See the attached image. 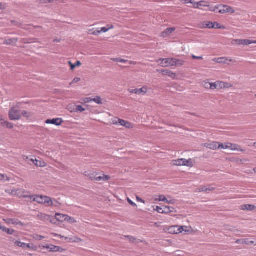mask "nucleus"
<instances>
[{"mask_svg":"<svg viewBox=\"0 0 256 256\" xmlns=\"http://www.w3.org/2000/svg\"><path fill=\"white\" fill-rule=\"evenodd\" d=\"M236 243L245 244L246 243V242L244 240H236Z\"/></svg>","mask_w":256,"mask_h":256,"instance_id":"obj_58","label":"nucleus"},{"mask_svg":"<svg viewBox=\"0 0 256 256\" xmlns=\"http://www.w3.org/2000/svg\"><path fill=\"white\" fill-rule=\"evenodd\" d=\"M154 210L157 212L159 214H165L166 212L164 210V206L163 207H160L158 206H153Z\"/></svg>","mask_w":256,"mask_h":256,"instance_id":"obj_33","label":"nucleus"},{"mask_svg":"<svg viewBox=\"0 0 256 256\" xmlns=\"http://www.w3.org/2000/svg\"><path fill=\"white\" fill-rule=\"evenodd\" d=\"M27 193L24 190L18 189L16 190H13L11 192V194L13 196H16L20 198L24 197L28 198V195L26 194Z\"/></svg>","mask_w":256,"mask_h":256,"instance_id":"obj_10","label":"nucleus"},{"mask_svg":"<svg viewBox=\"0 0 256 256\" xmlns=\"http://www.w3.org/2000/svg\"><path fill=\"white\" fill-rule=\"evenodd\" d=\"M26 248H28L30 249H32V250H36L34 247L32 246L30 244H26Z\"/></svg>","mask_w":256,"mask_h":256,"instance_id":"obj_59","label":"nucleus"},{"mask_svg":"<svg viewBox=\"0 0 256 256\" xmlns=\"http://www.w3.org/2000/svg\"><path fill=\"white\" fill-rule=\"evenodd\" d=\"M127 201L132 206H134V207H137V205L130 198H127Z\"/></svg>","mask_w":256,"mask_h":256,"instance_id":"obj_54","label":"nucleus"},{"mask_svg":"<svg viewBox=\"0 0 256 256\" xmlns=\"http://www.w3.org/2000/svg\"><path fill=\"white\" fill-rule=\"evenodd\" d=\"M20 104L18 103L9 112V118L12 120H19L21 118V113L18 110Z\"/></svg>","mask_w":256,"mask_h":256,"instance_id":"obj_3","label":"nucleus"},{"mask_svg":"<svg viewBox=\"0 0 256 256\" xmlns=\"http://www.w3.org/2000/svg\"><path fill=\"white\" fill-rule=\"evenodd\" d=\"M92 102V98H86L82 99V104H87Z\"/></svg>","mask_w":256,"mask_h":256,"instance_id":"obj_48","label":"nucleus"},{"mask_svg":"<svg viewBox=\"0 0 256 256\" xmlns=\"http://www.w3.org/2000/svg\"><path fill=\"white\" fill-rule=\"evenodd\" d=\"M88 33L89 34L93 36H98L100 34V28H92L89 29L88 30Z\"/></svg>","mask_w":256,"mask_h":256,"instance_id":"obj_28","label":"nucleus"},{"mask_svg":"<svg viewBox=\"0 0 256 256\" xmlns=\"http://www.w3.org/2000/svg\"><path fill=\"white\" fill-rule=\"evenodd\" d=\"M174 66H182L184 64V62L181 60L174 58Z\"/></svg>","mask_w":256,"mask_h":256,"instance_id":"obj_37","label":"nucleus"},{"mask_svg":"<svg viewBox=\"0 0 256 256\" xmlns=\"http://www.w3.org/2000/svg\"><path fill=\"white\" fill-rule=\"evenodd\" d=\"M222 82L220 80L216 81L214 82H211L210 84V90H222Z\"/></svg>","mask_w":256,"mask_h":256,"instance_id":"obj_15","label":"nucleus"},{"mask_svg":"<svg viewBox=\"0 0 256 256\" xmlns=\"http://www.w3.org/2000/svg\"><path fill=\"white\" fill-rule=\"evenodd\" d=\"M0 180L5 182L6 180H8V178L6 176H5L4 174H0Z\"/></svg>","mask_w":256,"mask_h":256,"instance_id":"obj_52","label":"nucleus"},{"mask_svg":"<svg viewBox=\"0 0 256 256\" xmlns=\"http://www.w3.org/2000/svg\"><path fill=\"white\" fill-rule=\"evenodd\" d=\"M204 146L212 150L220 149V143L217 142L206 143L204 144Z\"/></svg>","mask_w":256,"mask_h":256,"instance_id":"obj_12","label":"nucleus"},{"mask_svg":"<svg viewBox=\"0 0 256 256\" xmlns=\"http://www.w3.org/2000/svg\"><path fill=\"white\" fill-rule=\"evenodd\" d=\"M116 119H118V118H114V120L112 121V123L114 124H118V120H116Z\"/></svg>","mask_w":256,"mask_h":256,"instance_id":"obj_62","label":"nucleus"},{"mask_svg":"<svg viewBox=\"0 0 256 256\" xmlns=\"http://www.w3.org/2000/svg\"><path fill=\"white\" fill-rule=\"evenodd\" d=\"M192 58L193 59L202 60V56H192Z\"/></svg>","mask_w":256,"mask_h":256,"instance_id":"obj_63","label":"nucleus"},{"mask_svg":"<svg viewBox=\"0 0 256 256\" xmlns=\"http://www.w3.org/2000/svg\"><path fill=\"white\" fill-rule=\"evenodd\" d=\"M170 164L173 166H186L192 168L194 166V162L190 158L189 160L180 158L172 160Z\"/></svg>","mask_w":256,"mask_h":256,"instance_id":"obj_2","label":"nucleus"},{"mask_svg":"<svg viewBox=\"0 0 256 256\" xmlns=\"http://www.w3.org/2000/svg\"><path fill=\"white\" fill-rule=\"evenodd\" d=\"M112 60L114 62H121V63H126L127 62L126 60L119 58H112Z\"/></svg>","mask_w":256,"mask_h":256,"instance_id":"obj_50","label":"nucleus"},{"mask_svg":"<svg viewBox=\"0 0 256 256\" xmlns=\"http://www.w3.org/2000/svg\"><path fill=\"white\" fill-rule=\"evenodd\" d=\"M23 42L24 43H28V44H30L34 42L33 40H24Z\"/></svg>","mask_w":256,"mask_h":256,"instance_id":"obj_60","label":"nucleus"},{"mask_svg":"<svg viewBox=\"0 0 256 256\" xmlns=\"http://www.w3.org/2000/svg\"><path fill=\"white\" fill-rule=\"evenodd\" d=\"M54 2V0H40V2L43 4L50 3Z\"/></svg>","mask_w":256,"mask_h":256,"instance_id":"obj_56","label":"nucleus"},{"mask_svg":"<svg viewBox=\"0 0 256 256\" xmlns=\"http://www.w3.org/2000/svg\"><path fill=\"white\" fill-rule=\"evenodd\" d=\"M4 222L8 224L22 225V223L18 220L15 219H4Z\"/></svg>","mask_w":256,"mask_h":256,"instance_id":"obj_22","label":"nucleus"},{"mask_svg":"<svg viewBox=\"0 0 256 256\" xmlns=\"http://www.w3.org/2000/svg\"><path fill=\"white\" fill-rule=\"evenodd\" d=\"M220 149H230L232 150H236L238 152H244V150L238 144L227 142L224 144L220 143Z\"/></svg>","mask_w":256,"mask_h":256,"instance_id":"obj_6","label":"nucleus"},{"mask_svg":"<svg viewBox=\"0 0 256 256\" xmlns=\"http://www.w3.org/2000/svg\"><path fill=\"white\" fill-rule=\"evenodd\" d=\"M148 91V88L146 86H143L140 88H135L134 90H129L131 94H145Z\"/></svg>","mask_w":256,"mask_h":256,"instance_id":"obj_11","label":"nucleus"},{"mask_svg":"<svg viewBox=\"0 0 256 256\" xmlns=\"http://www.w3.org/2000/svg\"><path fill=\"white\" fill-rule=\"evenodd\" d=\"M214 190V188H206V186H202L198 188V191L206 192L208 191H212V190Z\"/></svg>","mask_w":256,"mask_h":256,"instance_id":"obj_42","label":"nucleus"},{"mask_svg":"<svg viewBox=\"0 0 256 256\" xmlns=\"http://www.w3.org/2000/svg\"><path fill=\"white\" fill-rule=\"evenodd\" d=\"M212 28L214 29H222V30H225L226 29V27L222 25L217 22H212Z\"/></svg>","mask_w":256,"mask_h":256,"instance_id":"obj_31","label":"nucleus"},{"mask_svg":"<svg viewBox=\"0 0 256 256\" xmlns=\"http://www.w3.org/2000/svg\"><path fill=\"white\" fill-rule=\"evenodd\" d=\"M60 206V204L57 202L56 200H52L50 198V200H48L47 206H52L54 207H58Z\"/></svg>","mask_w":256,"mask_h":256,"instance_id":"obj_30","label":"nucleus"},{"mask_svg":"<svg viewBox=\"0 0 256 256\" xmlns=\"http://www.w3.org/2000/svg\"><path fill=\"white\" fill-rule=\"evenodd\" d=\"M210 84L211 82H209L208 80H206L202 82L203 86L206 89L210 90Z\"/></svg>","mask_w":256,"mask_h":256,"instance_id":"obj_43","label":"nucleus"},{"mask_svg":"<svg viewBox=\"0 0 256 256\" xmlns=\"http://www.w3.org/2000/svg\"><path fill=\"white\" fill-rule=\"evenodd\" d=\"M175 28H168L161 34V36L162 38H166L172 32L175 31Z\"/></svg>","mask_w":256,"mask_h":256,"instance_id":"obj_20","label":"nucleus"},{"mask_svg":"<svg viewBox=\"0 0 256 256\" xmlns=\"http://www.w3.org/2000/svg\"><path fill=\"white\" fill-rule=\"evenodd\" d=\"M66 222H68L70 224L76 223L77 222L74 218L71 217L68 215H67L66 217Z\"/></svg>","mask_w":256,"mask_h":256,"instance_id":"obj_39","label":"nucleus"},{"mask_svg":"<svg viewBox=\"0 0 256 256\" xmlns=\"http://www.w3.org/2000/svg\"><path fill=\"white\" fill-rule=\"evenodd\" d=\"M15 244L19 247H22L23 248H26V244L24 242H22L19 241H16L14 242Z\"/></svg>","mask_w":256,"mask_h":256,"instance_id":"obj_49","label":"nucleus"},{"mask_svg":"<svg viewBox=\"0 0 256 256\" xmlns=\"http://www.w3.org/2000/svg\"><path fill=\"white\" fill-rule=\"evenodd\" d=\"M3 232H6L8 234H12L14 233V230H10V228H6L4 226L2 230Z\"/></svg>","mask_w":256,"mask_h":256,"instance_id":"obj_46","label":"nucleus"},{"mask_svg":"<svg viewBox=\"0 0 256 256\" xmlns=\"http://www.w3.org/2000/svg\"><path fill=\"white\" fill-rule=\"evenodd\" d=\"M18 42L17 38H6L4 41V44H15Z\"/></svg>","mask_w":256,"mask_h":256,"instance_id":"obj_29","label":"nucleus"},{"mask_svg":"<svg viewBox=\"0 0 256 256\" xmlns=\"http://www.w3.org/2000/svg\"><path fill=\"white\" fill-rule=\"evenodd\" d=\"M63 120L62 118H56L54 119H48L46 121L47 124H52L57 126H60L63 123Z\"/></svg>","mask_w":256,"mask_h":256,"instance_id":"obj_13","label":"nucleus"},{"mask_svg":"<svg viewBox=\"0 0 256 256\" xmlns=\"http://www.w3.org/2000/svg\"><path fill=\"white\" fill-rule=\"evenodd\" d=\"M176 200L173 198H172L170 196H168L166 198V200L164 202L168 204H174L176 203Z\"/></svg>","mask_w":256,"mask_h":256,"instance_id":"obj_44","label":"nucleus"},{"mask_svg":"<svg viewBox=\"0 0 256 256\" xmlns=\"http://www.w3.org/2000/svg\"><path fill=\"white\" fill-rule=\"evenodd\" d=\"M164 210L166 212L165 214H169L172 212H176L175 208L169 206H164Z\"/></svg>","mask_w":256,"mask_h":256,"instance_id":"obj_34","label":"nucleus"},{"mask_svg":"<svg viewBox=\"0 0 256 256\" xmlns=\"http://www.w3.org/2000/svg\"><path fill=\"white\" fill-rule=\"evenodd\" d=\"M186 226H179L178 225L172 226H166L164 228V232L171 234H176L182 233V232H187L184 228Z\"/></svg>","mask_w":256,"mask_h":256,"instance_id":"obj_1","label":"nucleus"},{"mask_svg":"<svg viewBox=\"0 0 256 256\" xmlns=\"http://www.w3.org/2000/svg\"><path fill=\"white\" fill-rule=\"evenodd\" d=\"M158 65L162 67L174 66V60L172 58H160L156 61Z\"/></svg>","mask_w":256,"mask_h":256,"instance_id":"obj_8","label":"nucleus"},{"mask_svg":"<svg viewBox=\"0 0 256 256\" xmlns=\"http://www.w3.org/2000/svg\"><path fill=\"white\" fill-rule=\"evenodd\" d=\"M66 216L67 214H64L60 213H56L55 214V218L58 222H66Z\"/></svg>","mask_w":256,"mask_h":256,"instance_id":"obj_23","label":"nucleus"},{"mask_svg":"<svg viewBox=\"0 0 256 256\" xmlns=\"http://www.w3.org/2000/svg\"><path fill=\"white\" fill-rule=\"evenodd\" d=\"M84 110H85V108H84L82 106H76V111L77 112H82Z\"/></svg>","mask_w":256,"mask_h":256,"instance_id":"obj_53","label":"nucleus"},{"mask_svg":"<svg viewBox=\"0 0 256 256\" xmlns=\"http://www.w3.org/2000/svg\"><path fill=\"white\" fill-rule=\"evenodd\" d=\"M32 113L30 112H27L26 110H24L21 113V116H22L27 118H30L32 116Z\"/></svg>","mask_w":256,"mask_h":256,"instance_id":"obj_40","label":"nucleus"},{"mask_svg":"<svg viewBox=\"0 0 256 256\" xmlns=\"http://www.w3.org/2000/svg\"><path fill=\"white\" fill-rule=\"evenodd\" d=\"M52 235L58 236L60 238H64V239L66 240L68 242H71V243H78L80 242H81L82 241V240L80 238L78 237L77 236H72V237H64L62 236V235L58 234L55 233H52Z\"/></svg>","mask_w":256,"mask_h":256,"instance_id":"obj_7","label":"nucleus"},{"mask_svg":"<svg viewBox=\"0 0 256 256\" xmlns=\"http://www.w3.org/2000/svg\"><path fill=\"white\" fill-rule=\"evenodd\" d=\"M212 60L214 62L218 63V64H226V63H228V62H232V60L228 59V58H226V57L216 58Z\"/></svg>","mask_w":256,"mask_h":256,"instance_id":"obj_19","label":"nucleus"},{"mask_svg":"<svg viewBox=\"0 0 256 256\" xmlns=\"http://www.w3.org/2000/svg\"><path fill=\"white\" fill-rule=\"evenodd\" d=\"M84 175L92 180H96V177L98 174L96 172H84Z\"/></svg>","mask_w":256,"mask_h":256,"instance_id":"obj_27","label":"nucleus"},{"mask_svg":"<svg viewBox=\"0 0 256 256\" xmlns=\"http://www.w3.org/2000/svg\"><path fill=\"white\" fill-rule=\"evenodd\" d=\"M92 102H95L97 104H102V100L99 96H96L95 98H92Z\"/></svg>","mask_w":256,"mask_h":256,"instance_id":"obj_45","label":"nucleus"},{"mask_svg":"<svg viewBox=\"0 0 256 256\" xmlns=\"http://www.w3.org/2000/svg\"><path fill=\"white\" fill-rule=\"evenodd\" d=\"M166 200V198L164 196V195H159L156 196L154 200L156 202H165Z\"/></svg>","mask_w":256,"mask_h":256,"instance_id":"obj_38","label":"nucleus"},{"mask_svg":"<svg viewBox=\"0 0 256 256\" xmlns=\"http://www.w3.org/2000/svg\"><path fill=\"white\" fill-rule=\"evenodd\" d=\"M164 75L168 76L173 80L176 78V74L170 70H164L162 71Z\"/></svg>","mask_w":256,"mask_h":256,"instance_id":"obj_24","label":"nucleus"},{"mask_svg":"<svg viewBox=\"0 0 256 256\" xmlns=\"http://www.w3.org/2000/svg\"><path fill=\"white\" fill-rule=\"evenodd\" d=\"M194 8L203 10L202 7L208 8L209 11L214 12L218 8V6H212L210 4V2L204 0H201L196 4H194Z\"/></svg>","mask_w":256,"mask_h":256,"instance_id":"obj_5","label":"nucleus"},{"mask_svg":"<svg viewBox=\"0 0 256 256\" xmlns=\"http://www.w3.org/2000/svg\"><path fill=\"white\" fill-rule=\"evenodd\" d=\"M110 179V177L106 175H103V176H100L96 177V181L100 182L101 180L102 181H108Z\"/></svg>","mask_w":256,"mask_h":256,"instance_id":"obj_32","label":"nucleus"},{"mask_svg":"<svg viewBox=\"0 0 256 256\" xmlns=\"http://www.w3.org/2000/svg\"><path fill=\"white\" fill-rule=\"evenodd\" d=\"M30 160L34 165L38 167L44 168L46 166V164L44 161L40 160L31 159Z\"/></svg>","mask_w":256,"mask_h":256,"instance_id":"obj_18","label":"nucleus"},{"mask_svg":"<svg viewBox=\"0 0 256 256\" xmlns=\"http://www.w3.org/2000/svg\"><path fill=\"white\" fill-rule=\"evenodd\" d=\"M33 238L37 240H40L44 238V236H42L38 234H35L32 236Z\"/></svg>","mask_w":256,"mask_h":256,"instance_id":"obj_51","label":"nucleus"},{"mask_svg":"<svg viewBox=\"0 0 256 256\" xmlns=\"http://www.w3.org/2000/svg\"><path fill=\"white\" fill-rule=\"evenodd\" d=\"M219 7L220 8V9L219 10V12L220 14H234L235 12L234 10L232 7L227 5H221Z\"/></svg>","mask_w":256,"mask_h":256,"instance_id":"obj_9","label":"nucleus"},{"mask_svg":"<svg viewBox=\"0 0 256 256\" xmlns=\"http://www.w3.org/2000/svg\"><path fill=\"white\" fill-rule=\"evenodd\" d=\"M1 125L2 126L8 128H10V129H12L14 127L12 124L8 122H7V121L2 122L1 123Z\"/></svg>","mask_w":256,"mask_h":256,"instance_id":"obj_36","label":"nucleus"},{"mask_svg":"<svg viewBox=\"0 0 256 256\" xmlns=\"http://www.w3.org/2000/svg\"><path fill=\"white\" fill-rule=\"evenodd\" d=\"M43 248L49 250L50 252H60L61 249L60 247L52 244H46L45 246H44Z\"/></svg>","mask_w":256,"mask_h":256,"instance_id":"obj_21","label":"nucleus"},{"mask_svg":"<svg viewBox=\"0 0 256 256\" xmlns=\"http://www.w3.org/2000/svg\"><path fill=\"white\" fill-rule=\"evenodd\" d=\"M251 40H240V39H236L233 40L232 41V43L234 44H238V45H246L248 46L251 44Z\"/></svg>","mask_w":256,"mask_h":256,"instance_id":"obj_14","label":"nucleus"},{"mask_svg":"<svg viewBox=\"0 0 256 256\" xmlns=\"http://www.w3.org/2000/svg\"><path fill=\"white\" fill-rule=\"evenodd\" d=\"M80 79L79 78H75L72 81V83L75 84L79 82L80 81Z\"/></svg>","mask_w":256,"mask_h":256,"instance_id":"obj_57","label":"nucleus"},{"mask_svg":"<svg viewBox=\"0 0 256 256\" xmlns=\"http://www.w3.org/2000/svg\"><path fill=\"white\" fill-rule=\"evenodd\" d=\"M4 8V5L3 4L0 2V10H3Z\"/></svg>","mask_w":256,"mask_h":256,"instance_id":"obj_64","label":"nucleus"},{"mask_svg":"<svg viewBox=\"0 0 256 256\" xmlns=\"http://www.w3.org/2000/svg\"><path fill=\"white\" fill-rule=\"evenodd\" d=\"M114 26L112 24H108L105 27H102V28H100V34L102 33H105L108 32V30L114 29Z\"/></svg>","mask_w":256,"mask_h":256,"instance_id":"obj_26","label":"nucleus"},{"mask_svg":"<svg viewBox=\"0 0 256 256\" xmlns=\"http://www.w3.org/2000/svg\"><path fill=\"white\" fill-rule=\"evenodd\" d=\"M212 22L210 21H204L198 24V27L200 28L212 29Z\"/></svg>","mask_w":256,"mask_h":256,"instance_id":"obj_17","label":"nucleus"},{"mask_svg":"<svg viewBox=\"0 0 256 256\" xmlns=\"http://www.w3.org/2000/svg\"><path fill=\"white\" fill-rule=\"evenodd\" d=\"M256 208V207L252 204H243L240 206V209L242 210H248L252 211Z\"/></svg>","mask_w":256,"mask_h":256,"instance_id":"obj_25","label":"nucleus"},{"mask_svg":"<svg viewBox=\"0 0 256 256\" xmlns=\"http://www.w3.org/2000/svg\"><path fill=\"white\" fill-rule=\"evenodd\" d=\"M38 217L42 220H50L51 218V216L44 214H40Z\"/></svg>","mask_w":256,"mask_h":256,"instance_id":"obj_35","label":"nucleus"},{"mask_svg":"<svg viewBox=\"0 0 256 256\" xmlns=\"http://www.w3.org/2000/svg\"><path fill=\"white\" fill-rule=\"evenodd\" d=\"M50 200V198L46 196L41 195H34L29 196L28 200V202H36L39 204H46L48 202V200Z\"/></svg>","mask_w":256,"mask_h":256,"instance_id":"obj_4","label":"nucleus"},{"mask_svg":"<svg viewBox=\"0 0 256 256\" xmlns=\"http://www.w3.org/2000/svg\"><path fill=\"white\" fill-rule=\"evenodd\" d=\"M116 120H118V124L120 126H124L128 128H134V125L127 121H126L121 119H116Z\"/></svg>","mask_w":256,"mask_h":256,"instance_id":"obj_16","label":"nucleus"},{"mask_svg":"<svg viewBox=\"0 0 256 256\" xmlns=\"http://www.w3.org/2000/svg\"><path fill=\"white\" fill-rule=\"evenodd\" d=\"M68 64L70 66V69L72 70H74L76 66H80L82 64L80 61H77L75 64H72V62H69Z\"/></svg>","mask_w":256,"mask_h":256,"instance_id":"obj_41","label":"nucleus"},{"mask_svg":"<svg viewBox=\"0 0 256 256\" xmlns=\"http://www.w3.org/2000/svg\"><path fill=\"white\" fill-rule=\"evenodd\" d=\"M181 2L184 4H190L191 0H182Z\"/></svg>","mask_w":256,"mask_h":256,"instance_id":"obj_61","label":"nucleus"},{"mask_svg":"<svg viewBox=\"0 0 256 256\" xmlns=\"http://www.w3.org/2000/svg\"><path fill=\"white\" fill-rule=\"evenodd\" d=\"M136 200L138 202H142L144 204L146 203L145 201L140 198L138 196H136Z\"/></svg>","mask_w":256,"mask_h":256,"instance_id":"obj_55","label":"nucleus"},{"mask_svg":"<svg viewBox=\"0 0 256 256\" xmlns=\"http://www.w3.org/2000/svg\"><path fill=\"white\" fill-rule=\"evenodd\" d=\"M222 89L228 88L232 87V85L229 83H226L222 82Z\"/></svg>","mask_w":256,"mask_h":256,"instance_id":"obj_47","label":"nucleus"}]
</instances>
